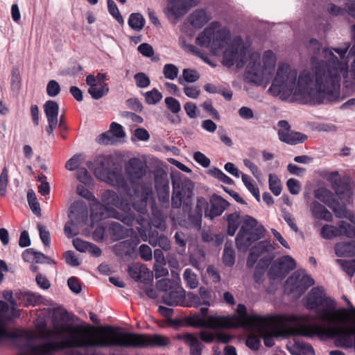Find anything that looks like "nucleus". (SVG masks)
<instances>
[{
	"label": "nucleus",
	"mask_w": 355,
	"mask_h": 355,
	"mask_svg": "<svg viewBox=\"0 0 355 355\" xmlns=\"http://www.w3.org/2000/svg\"><path fill=\"white\" fill-rule=\"evenodd\" d=\"M196 42L209 48L214 55L223 53L224 65L230 67L246 64L245 79L266 88L270 95L282 101H300L303 103L320 104L329 101V96L317 83L313 65L311 70H297L285 62L277 66V55L272 50L264 51L262 57L250 51L240 37L231 39L230 32L218 22L211 23L196 37Z\"/></svg>",
	"instance_id": "1"
},
{
	"label": "nucleus",
	"mask_w": 355,
	"mask_h": 355,
	"mask_svg": "<svg viewBox=\"0 0 355 355\" xmlns=\"http://www.w3.org/2000/svg\"><path fill=\"white\" fill-rule=\"evenodd\" d=\"M35 332L24 331L19 335L16 334V337H24L28 342L35 338H55L56 340L28 346L26 352L21 355H55L58 351L65 349L92 347H164L170 343L167 337L162 335L128 333L112 327H84L53 320L52 328H48L43 318L35 321Z\"/></svg>",
	"instance_id": "2"
},
{
	"label": "nucleus",
	"mask_w": 355,
	"mask_h": 355,
	"mask_svg": "<svg viewBox=\"0 0 355 355\" xmlns=\"http://www.w3.org/2000/svg\"><path fill=\"white\" fill-rule=\"evenodd\" d=\"M350 47L348 42L339 44L336 48H323L322 56L324 60L318 61L313 56L311 65L316 76L317 83L321 85L329 96V101L340 99V82L347 78L349 62L346 53Z\"/></svg>",
	"instance_id": "3"
},
{
	"label": "nucleus",
	"mask_w": 355,
	"mask_h": 355,
	"mask_svg": "<svg viewBox=\"0 0 355 355\" xmlns=\"http://www.w3.org/2000/svg\"><path fill=\"white\" fill-rule=\"evenodd\" d=\"M225 216L227 222L228 235L234 236L240 227L235 239L236 246L239 251L246 252L254 242L265 235L264 227L249 215H241L240 212L235 211Z\"/></svg>",
	"instance_id": "4"
},
{
	"label": "nucleus",
	"mask_w": 355,
	"mask_h": 355,
	"mask_svg": "<svg viewBox=\"0 0 355 355\" xmlns=\"http://www.w3.org/2000/svg\"><path fill=\"white\" fill-rule=\"evenodd\" d=\"M103 204L96 202L91 207L93 220L114 218L132 227L135 220L133 214L128 213L131 205L126 197L119 196L116 192L107 190L102 195Z\"/></svg>",
	"instance_id": "5"
},
{
	"label": "nucleus",
	"mask_w": 355,
	"mask_h": 355,
	"mask_svg": "<svg viewBox=\"0 0 355 355\" xmlns=\"http://www.w3.org/2000/svg\"><path fill=\"white\" fill-rule=\"evenodd\" d=\"M125 173L134 190L132 207L141 214L147 213V203L153 199L152 187L146 184H137L146 173V164L137 157L128 159L124 165Z\"/></svg>",
	"instance_id": "6"
},
{
	"label": "nucleus",
	"mask_w": 355,
	"mask_h": 355,
	"mask_svg": "<svg viewBox=\"0 0 355 355\" xmlns=\"http://www.w3.org/2000/svg\"><path fill=\"white\" fill-rule=\"evenodd\" d=\"M305 304L308 309L315 311V319L327 324H334L336 320L346 318V309H336V302L326 297L323 289L319 287L311 290L306 296Z\"/></svg>",
	"instance_id": "7"
},
{
	"label": "nucleus",
	"mask_w": 355,
	"mask_h": 355,
	"mask_svg": "<svg viewBox=\"0 0 355 355\" xmlns=\"http://www.w3.org/2000/svg\"><path fill=\"white\" fill-rule=\"evenodd\" d=\"M351 325L348 327H326L318 324H300L294 329V334L297 336L313 337H336L337 346H347L352 344V336L355 335V319H349Z\"/></svg>",
	"instance_id": "8"
},
{
	"label": "nucleus",
	"mask_w": 355,
	"mask_h": 355,
	"mask_svg": "<svg viewBox=\"0 0 355 355\" xmlns=\"http://www.w3.org/2000/svg\"><path fill=\"white\" fill-rule=\"evenodd\" d=\"M264 320L266 322H258L251 329L258 333L267 347L274 345L273 338L278 336L277 329H290L292 334L295 335L294 329L302 324L295 315L266 316Z\"/></svg>",
	"instance_id": "9"
},
{
	"label": "nucleus",
	"mask_w": 355,
	"mask_h": 355,
	"mask_svg": "<svg viewBox=\"0 0 355 355\" xmlns=\"http://www.w3.org/2000/svg\"><path fill=\"white\" fill-rule=\"evenodd\" d=\"M238 315L232 317L211 316L209 318L211 327H222L225 328H235L244 327L252 329L258 322H266L265 316L257 314H248L246 307L243 304H239L236 309Z\"/></svg>",
	"instance_id": "10"
},
{
	"label": "nucleus",
	"mask_w": 355,
	"mask_h": 355,
	"mask_svg": "<svg viewBox=\"0 0 355 355\" xmlns=\"http://www.w3.org/2000/svg\"><path fill=\"white\" fill-rule=\"evenodd\" d=\"M69 217L64 232L67 237L72 238L78 234L79 227L83 226L87 219V208L83 201L75 202L70 207Z\"/></svg>",
	"instance_id": "11"
},
{
	"label": "nucleus",
	"mask_w": 355,
	"mask_h": 355,
	"mask_svg": "<svg viewBox=\"0 0 355 355\" xmlns=\"http://www.w3.org/2000/svg\"><path fill=\"white\" fill-rule=\"evenodd\" d=\"M157 286L161 290L164 291L162 295V300L164 304L171 306H184L185 291L178 284V282L164 279L158 282Z\"/></svg>",
	"instance_id": "12"
},
{
	"label": "nucleus",
	"mask_w": 355,
	"mask_h": 355,
	"mask_svg": "<svg viewBox=\"0 0 355 355\" xmlns=\"http://www.w3.org/2000/svg\"><path fill=\"white\" fill-rule=\"evenodd\" d=\"M173 191L171 205L174 209L180 208L182 205L190 207L193 196V184L187 179L173 181Z\"/></svg>",
	"instance_id": "13"
},
{
	"label": "nucleus",
	"mask_w": 355,
	"mask_h": 355,
	"mask_svg": "<svg viewBox=\"0 0 355 355\" xmlns=\"http://www.w3.org/2000/svg\"><path fill=\"white\" fill-rule=\"evenodd\" d=\"M313 284L314 280L304 270H298L287 279L285 291L299 297Z\"/></svg>",
	"instance_id": "14"
},
{
	"label": "nucleus",
	"mask_w": 355,
	"mask_h": 355,
	"mask_svg": "<svg viewBox=\"0 0 355 355\" xmlns=\"http://www.w3.org/2000/svg\"><path fill=\"white\" fill-rule=\"evenodd\" d=\"M96 177L107 184L119 189H125L128 185L120 170L110 171L103 166H98L95 168Z\"/></svg>",
	"instance_id": "15"
},
{
	"label": "nucleus",
	"mask_w": 355,
	"mask_h": 355,
	"mask_svg": "<svg viewBox=\"0 0 355 355\" xmlns=\"http://www.w3.org/2000/svg\"><path fill=\"white\" fill-rule=\"evenodd\" d=\"M315 197L325 203L338 218L347 217V210L336 200L334 194L326 188L321 187L315 191Z\"/></svg>",
	"instance_id": "16"
},
{
	"label": "nucleus",
	"mask_w": 355,
	"mask_h": 355,
	"mask_svg": "<svg viewBox=\"0 0 355 355\" xmlns=\"http://www.w3.org/2000/svg\"><path fill=\"white\" fill-rule=\"evenodd\" d=\"M295 267L296 263L291 256H283L272 263L269 270V275L272 279L284 277Z\"/></svg>",
	"instance_id": "17"
},
{
	"label": "nucleus",
	"mask_w": 355,
	"mask_h": 355,
	"mask_svg": "<svg viewBox=\"0 0 355 355\" xmlns=\"http://www.w3.org/2000/svg\"><path fill=\"white\" fill-rule=\"evenodd\" d=\"M44 110L48 121L46 131L51 135L58 123L59 105L54 101H48L44 105Z\"/></svg>",
	"instance_id": "18"
},
{
	"label": "nucleus",
	"mask_w": 355,
	"mask_h": 355,
	"mask_svg": "<svg viewBox=\"0 0 355 355\" xmlns=\"http://www.w3.org/2000/svg\"><path fill=\"white\" fill-rule=\"evenodd\" d=\"M209 202L210 208L206 211L205 216L211 220L220 216L230 205L226 200L216 194L211 196Z\"/></svg>",
	"instance_id": "19"
},
{
	"label": "nucleus",
	"mask_w": 355,
	"mask_h": 355,
	"mask_svg": "<svg viewBox=\"0 0 355 355\" xmlns=\"http://www.w3.org/2000/svg\"><path fill=\"white\" fill-rule=\"evenodd\" d=\"M273 250L274 247L268 240H264L257 243L250 249V254L246 261L247 266L248 267H252L258 257L266 253L272 252Z\"/></svg>",
	"instance_id": "20"
},
{
	"label": "nucleus",
	"mask_w": 355,
	"mask_h": 355,
	"mask_svg": "<svg viewBox=\"0 0 355 355\" xmlns=\"http://www.w3.org/2000/svg\"><path fill=\"white\" fill-rule=\"evenodd\" d=\"M86 83L89 86L88 93L95 100L103 98L109 92L108 85L107 84H98L94 75L89 74L86 77Z\"/></svg>",
	"instance_id": "21"
},
{
	"label": "nucleus",
	"mask_w": 355,
	"mask_h": 355,
	"mask_svg": "<svg viewBox=\"0 0 355 355\" xmlns=\"http://www.w3.org/2000/svg\"><path fill=\"white\" fill-rule=\"evenodd\" d=\"M15 297L18 300V305L36 306L42 302L40 295L26 291H19L15 293Z\"/></svg>",
	"instance_id": "22"
},
{
	"label": "nucleus",
	"mask_w": 355,
	"mask_h": 355,
	"mask_svg": "<svg viewBox=\"0 0 355 355\" xmlns=\"http://www.w3.org/2000/svg\"><path fill=\"white\" fill-rule=\"evenodd\" d=\"M177 337L179 340H182L184 344L189 346L191 355H201L202 344L194 335L185 333L179 334Z\"/></svg>",
	"instance_id": "23"
},
{
	"label": "nucleus",
	"mask_w": 355,
	"mask_h": 355,
	"mask_svg": "<svg viewBox=\"0 0 355 355\" xmlns=\"http://www.w3.org/2000/svg\"><path fill=\"white\" fill-rule=\"evenodd\" d=\"M335 193L338 200H340V206L345 208V205L349 203L352 200L353 189L347 183H341L337 185L335 188Z\"/></svg>",
	"instance_id": "24"
},
{
	"label": "nucleus",
	"mask_w": 355,
	"mask_h": 355,
	"mask_svg": "<svg viewBox=\"0 0 355 355\" xmlns=\"http://www.w3.org/2000/svg\"><path fill=\"white\" fill-rule=\"evenodd\" d=\"M171 3L170 9L175 15H183L187 8L196 6L199 0H168Z\"/></svg>",
	"instance_id": "25"
},
{
	"label": "nucleus",
	"mask_w": 355,
	"mask_h": 355,
	"mask_svg": "<svg viewBox=\"0 0 355 355\" xmlns=\"http://www.w3.org/2000/svg\"><path fill=\"white\" fill-rule=\"evenodd\" d=\"M310 210L312 216L318 219L326 221H331L333 216L331 213L322 205L317 201H313L310 205Z\"/></svg>",
	"instance_id": "26"
},
{
	"label": "nucleus",
	"mask_w": 355,
	"mask_h": 355,
	"mask_svg": "<svg viewBox=\"0 0 355 355\" xmlns=\"http://www.w3.org/2000/svg\"><path fill=\"white\" fill-rule=\"evenodd\" d=\"M334 249L338 257H355V241L338 243L335 245Z\"/></svg>",
	"instance_id": "27"
},
{
	"label": "nucleus",
	"mask_w": 355,
	"mask_h": 355,
	"mask_svg": "<svg viewBox=\"0 0 355 355\" xmlns=\"http://www.w3.org/2000/svg\"><path fill=\"white\" fill-rule=\"evenodd\" d=\"M279 140L284 143L290 144V145H295L299 143L304 142L307 137L298 132L291 131V130L287 131L285 134L280 133V137H279Z\"/></svg>",
	"instance_id": "28"
},
{
	"label": "nucleus",
	"mask_w": 355,
	"mask_h": 355,
	"mask_svg": "<svg viewBox=\"0 0 355 355\" xmlns=\"http://www.w3.org/2000/svg\"><path fill=\"white\" fill-rule=\"evenodd\" d=\"M189 20L193 26L201 28L209 20V18L205 10L200 9L191 14Z\"/></svg>",
	"instance_id": "29"
},
{
	"label": "nucleus",
	"mask_w": 355,
	"mask_h": 355,
	"mask_svg": "<svg viewBox=\"0 0 355 355\" xmlns=\"http://www.w3.org/2000/svg\"><path fill=\"white\" fill-rule=\"evenodd\" d=\"M8 311V305L6 302L0 300V341L8 338H15L16 334H11L7 331L2 321L1 315Z\"/></svg>",
	"instance_id": "30"
},
{
	"label": "nucleus",
	"mask_w": 355,
	"mask_h": 355,
	"mask_svg": "<svg viewBox=\"0 0 355 355\" xmlns=\"http://www.w3.org/2000/svg\"><path fill=\"white\" fill-rule=\"evenodd\" d=\"M200 78L198 72L193 69H184L182 71V76L178 78V83L181 85H184L186 83H193Z\"/></svg>",
	"instance_id": "31"
},
{
	"label": "nucleus",
	"mask_w": 355,
	"mask_h": 355,
	"mask_svg": "<svg viewBox=\"0 0 355 355\" xmlns=\"http://www.w3.org/2000/svg\"><path fill=\"white\" fill-rule=\"evenodd\" d=\"M211 315L208 316L207 318H204L203 315L200 314H193L187 318V322L189 324L193 327H208L209 328H220L221 327H211L209 324V318Z\"/></svg>",
	"instance_id": "32"
},
{
	"label": "nucleus",
	"mask_w": 355,
	"mask_h": 355,
	"mask_svg": "<svg viewBox=\"0 0 355 355\" xmlns=\"http://www.w3.org/2000/svg\"><path fill=\"white\" fill-rule=\"evenodd\" d=\"M343 85L347 93L350 94L355 91V58L351 63L347 78H343Z\"/></svg>",
	"instance_id": "33"
},
{
	"label": "nucleus",
	"mask_w": 355,
	"mask_h": 355,
	"mask_svg": "<svg viewBox=\"0 0 355 355\" xmlns=\"http://www.w3.org/2000/svg\"><path fill=\"white\" fill-rule=\"evenodd\" d=\"M199 295L200 297H193V300L195 303L194 306H198L201 304L210 306V300L211 297L210 291L205 287H200L199 289Z\"/></svg>",
	"instance_id": "34"
},
{
	"label": "nucleus",
	"mask_w": 355,
	"mask_h": 355,
	"mask_svg": "<svg viewBox=\"0 0 355 355\" xmlns=\"http://www.w3.org/2000/svg\"><path fill=\"white\" fill-rule=\"evenodd\" d=\"M145 19L140 13H132L128 19L130 27L136 31H140L145 26Z\"/></svg>",
	"instance_id": "35"
},
{
	"label": "nucleus",
	"mask_w": 355,
	"mask_h": 355,
	"mask_svg": "<svg viewBox=\"0 0 355 355\" xmlns=\"http://www.w3.org/2000/svg\"><path fill=\"white\" fill-rule=\"evenodd\" d=\"M241 180L245 186L249 190V191L253 195V196L258 200H260L259 190L255 184L253 180L246 174L241 175Z\"/></svg>",
	"instance_id": "36"
},
{
	"label": "nucleus",
	"mask_w": 355,
	"mask_h": 355,
	"mask_svg": "<svg viewBox=\"0 0 355 355\" xmlns=\"http://www.w3.org/2000/svg\"><path fill=\"white\" fill-rule=\"evenodd\" d=\"M112 236L114 240H120L128 235V230L119 223L111 225Z\"/></svg>",
	"instance_id": "37"
},
{
	"label": "nucleus",
	"mask_w": 355,
	"mask_h": 355,
	"mask_svg": "<svg viewBox=\"0 0 355 355\" xmlns=\"http://www.w3.org/2000/svg\"><path fill=\"white\" fill-rule=\"evenodd\" d=\"M27 199L32 211L37 216H40L41 209L40 203L37 201L35 193L33 190L31 189L28 191Z\"/></svg>",
	"instance_id": "38"
},
{
	"label": "nucleus",
	"mask_w": 355,
	"mask_h": 355,
	"mask_svg": "<svg viewBox=\"0 0 355 355\" xmlns=\"http://www.w3.org/2000/svg\"><path fill=\"white\" fill-rule=\"evenodd\" d=\"M137 223L140 227H137V231L144 241L148 240V236L146 234V229L150 227V223L147 217L139 216L137 219Z\"/></svg>",
	"instance_id": "39"
},
{
	"label": "nucleus",
	"mask_w": 355,
	"mask_h": 355,
	"mask_svg": "<svg viewBox=\"0 0 355 355\" xmlns=\"http://www.w3.org/2000/svg\"><path fill=\"white\" fill-rule=\"evenodd\" d=\"M183 279L185 284L191 289H194L198 286V281L196 275L190 269L187 268L183 274Z\"/></svg>",
	"instance_id": "40"
},
{
	"label": "nucleus",
	"mask_w": 355,
	"mask_h": 355,
	"mask_svg": "<svg viewBox=\"0 0 355 355\" xmlns=\"http://www.w3.org/2000/svg\"><path fill=\"white\" fill-rule=\"evenodd\" d=\"M320 236L324 239H331L333 237L340 236V232H339L338 227L325 225L321 229Z\"/></svg>",
	"instance_id": "41"
},
{
	"label": "nucleus",
	"mask_w": 355,
	"mask_h": 355,
	"mask_svg": "<svg viewBox=\"0 0 355 355\" xmlns=\"http://www.w3.org/2000/svg\"><path fill=\"white\" fill-rule=\"evenodd\" d=\"M321 45L319 43V42L315 39H311L309 41V43L308 44V49L310 53H313L311 58L313 56H315L319 62H321V60H324V58L322 56V51L321 49ZM311 61V59L310 60Z\"/></svg>",
	"instance_id": "42"
},
{
	"label": "nucleus",
	"mask_w": 355,
	"mask_h": 355,
	"mask_svg": "<svg viewBox=\"0 0 355 355\" xmlns=\"http://www.w3.org/2000/svg\"><path fill=\"white\" fill-rule=\"evenodd\" d=\"M21 76L19 70L14 68L12 70L10 87L13 92L18 94L21 89Z\"/></svg>",
	"instance_id": "43"
},
{
	"label": "nucleus",
	"mask_w": 355,
	"mask_h": 355,
	"mask_svg": "<svg viewBox=\"0 0 355 355\" xmlns=\"http://www.w3.org/2000/svg\"><path fill=\"white\" fill-rule=\"evenodd\" d=\"M163 74L166 79L173 80L178 77L179 69L173 64H166L163 67Z\"/></svg>",
	"instance_id": "44"
},
{
	"label": "nucleus",
	"mask_w": 355,
	"mask_h": 355,
	"mask_svg": "<svg viewBox=\"0 0 355 355\" xmlns=\"http://www.w3.org/2000/svg\"><path fill=\"white\" fill-rule=\"evenodd\" d=\"M109 13L121 24L123 25L124 20L119 12V10L113 0H107Z\"/></svg>",
	"instance_id": "45"
},
{
	"label": "nucleus",
	"mask_w": 355,
	"mask_h": 355,
	"mask_svg": "<svg viewBox=\"0 0 355 355\" xmlns=\"http://www.w3.org/2000/svg\"><path fill=\"white\" fill-rule=\"evenodd\" d=\"M169 185L164 184L157 187L159 201L162 203L168 204L169 201Z\"/></svg>",
	"instance_id": "46"
},
{
	"label": "nucleus",
	"mask_w": 355,
	"mask_h": 355,
	"mask_svg": "<svg viewBox=\"0 0 355 355\" xmlns=\"http://www.w3.org/2000/svg\"><path fill=\"white\" fill-rule=\"evenodd\" d=\"M268 182L270 191L275 196H279L282 191L280 180L277 175L270 174Z\"/></svg>",
	"instance_id": "47"
},
{
	"label": "nucleus",
	"mask_w": 355,
	"mask_h": 355,
	"mask_svg": "<svg viewBox=\"0 0 355 355\" xmlns=\"http://www.w3.org/2000/svg\"><path fill=\"white\" fill-rule=\"evenodd\" d=\"M338 230L341 235H345L348 238H355V227L345 221L338 223Z\"/></svg>",
	"instance_id": "48"
},
{
	"label": "nucleus",
	"mask_w": 355,
	"mask_h": 355,
	"mask_svg": "<svg viewBox=\"0 0 355 355\" xmlns=\"http://www.w3.org/2000/svg\"><path fill=\"white\" fill-rule=\"evenodd\" d=\"M235 262L234 250L230 245H225L223 252V263L227 266H232Z\"/></svg>",
	"instance_id": "49"
},
{
	"label": "nucleus",
	"mask_w": 355,
	"mask_h": 355,
	"mask_svg": "<svg viewBox=\"0 0 355 355\" xmlns=\"http://www.w3.org/2000/svg\"><path fill=\"white\" fill-rule=\"evenodd\" d=\"M146 269L144 266L138 263H135L129 266L128 273L132 278L135 280H139L141 279V272H144Z\"/></svg>",
	"instance_id": "50"
},
{
	"label": "nucleus",
	"mask_w": 355,
	"mask_h": 355,
	"mask_svg": "<svg viewBox=\"0 0 355 355\" xmlns=\"http://www.w3.org/2000/svg\"><path fill=\"white\" fill-rule=\"evenodd\" d=\"M336 262L342 267L343 270L349 275L352 276L355 272V259L343 260L337 259Z\"/></svg>",
	"instance_id": "51"
},
{
	"label": "nucleus",
	"mask_w": 355,
	"mask_h": 355,
	"mask_svg": "<svg viewBox=\"0 0 355 355\" xmlns=\"http://www.w3.org/2000/svg\"><path fill=\"white\" fill-rule=\"evenodd\" d=\"M162 98V94L156 89L145 93V99L147 103L153 105L159 102Z\"/></svg>",
	"instance_id": "52"
},
{
	"label": "nucleus",
	"mask_w": 355,
	"mask_h": 355,
	"mask_svg": "<svg viewBox=\"0 0 355 355\" xmlns=\"http://www.w3.org/2000/svg\"><path fill=\"white\" fill-rule=\"evenodd\" d=\"M8 183V170L4 167L0 174V196H4L6 193V188Z\"/></svg>",
	"instance_id": "53"
},
{
	"label": "nucleus",
	"mask_w": 355,
	"mask_h": 355,
	"mask_svg": "<svg viewBox=\"0 0 355 355\" xmlns=\"http://www.w3.org/2000/svg\"><path fill=\"white\" fill-rule=\"evenodd\" d=\"M183 86V91L185 95L193 99L197 98L200 94V89L198 87L194 85H189L184 84Z\"/></svg>",
	"instance_id": "54"
},
{
	"label": "nucleus",
	"mask_w": 355,
	"mask_h": 355,
	"mask_svg": "<svg viewBox=\"0 0 355 355\" xmlns=\"http://www.w3.org/2000/svg\"><path fill=\"white\" fill-rule=\"evenodd\" d=\"M327 12L331 16L338 17L342 16L346 12V9L333 3H329L327 5Z\"/></svg>",
	"instance_id": "55"
},
{
	"label": "nucleus",
	"mask_w": 355,
	"mask_h": 355,
	"mask_svg": "<svg viewBox=\"0 0 355 355\" xmlns=\"http://www.w3.org/2000/svg\"><path fill=\"white\" fill-rule=\"evenodd\" d=\"M166 107L173 114L178 113L181 110L180 102L173 97H166L164 100Z\"/></svg>",
	"instance_id": "56"
},
{
	"label": "nucleus",
	"mask_w": 355,
	"mask_h": 355,
	"mask_svg": "<svg viewBox=\"0 0 355 355\" xmlns=\"http://www.w3.org/2000/svg\"><path fill=\"white\" fill-rule=\"evenodd\" d=\"M115 141L116 139L110 130L101 134L97 139V142L103 145L112 144Z\"/></svg>",
	"instance_id": "57"
},
{
	"label": "nucleus",
	"mask_w": 355,
	"mask_h": 355,
	"mask_svg": "<svg viewBox=\"0 0 355 355\" xmlns=\"http://www.w3.org/2000/svg\"><path fill=\"white\" fill-rule=\"evenodd\" d=\"M60 92V87L58 83L54 80H50L46 86L47 94L51 97H55Z\"/></svg>",
	"instance_id": "58"
},
{
	"label": "nucleus",
	"mask_w": 355,
	"mask_h": 355,
	"mask_svg": "<svg viewBox=\"0 0 355 355\" xmlns=\"http://www.w3.org/2000/svg\"><path fill=\"white\" fill-rule=\"evenodd\" d=\"M136 85L138 87L145 88L150 85V79L144 73H137L135 75Z\"/></svg>",
	"instance_id": "59"
},
{
	"label": "nucleus",
	"mask_w": 355,
	"mask_h": 355,
	"mask_svg": "<svg viewBox=\"0 0 355 355\" xmlns=\"http://www.w3.org/2000/svg\"><path fill=\"white\" fill-rule=\"evenodd\" d=\"M193 159L204 168L209 167L211 163L210 159L200 151L194 153Z\"/></svg>",
	"instance_id": "60"
},
{
	"label": "nucleus",
	"mask_w": 355,
	"mask_h": 355,
	"mask_svg": "<svg viewBox=\"0 0 355 355\" xmlns=\"http://www.w3.org/2000/svg\"><path fill=\"white\" fill-rule=\"evenodd\" d=\"M67 284L70 290L76 294H78L82 291V286L79 279L76 277H71L68 279Z\"/></svg>",
	"instance_id": "61"
},
{
	"label": "nucleus",
	"mask_w": 355,
	"mask_h": 355,
	"mask_svg": "<svg viewBox=\"0 0 355 355\" xmlns=\"http://www.w3.org/2000/svg\"><path fill=\"white\" fill-rule=\"evenodd\" d=\"M64 259L66 263L73 267H76L80 265L78 258L75 254L74 252L69 250L64 254Z\"/></svg>",
	"instance_id": "62"
},
{
	"label": "nucleus",
	"mask_w": 355,
	"mask_h": 355,
	"mask_svg": "<svg viewBox=\"0 0 355 355\" xmlns=\"http://www.w3.org/2000/svg\"><path fill=\"white\" fill-rule=\"evenodd\" d=\"M110 131L115 138L121 139L125 137L122 125L116 122H112L110 124Z\"/></svg>",
	"instance_id": "63"
},
{
	"label": "nucleus",
	"mask_w": 355,
	"mask_h": 355,
	"mask_svg": "<svg viewBox=\"0 0 355 355\" xmlns=\"http://www.w3.org/2000/svg\"><path fill=\"white\" fill-rule=\"evenodd\" d=\"M286 185L290 193L293 195H297L301 190L300 182L295 179L290 178L287 180Z\"/></svg>",
	"instance_id": "64"
}]
</instances>
